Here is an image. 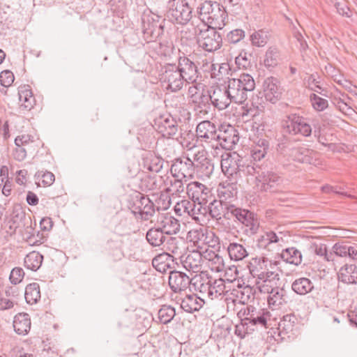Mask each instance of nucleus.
I'll use <instances>...</instances> for the list:
<instances>
[{"instance_id":"obj_1","label":"nucleus","mask_w":357,"mask_h":357,"mask_svg":"<svg viewBox=\"0 0 357 357\" xmlns=\"http://www.w3.org/2000/svg\"><path fill=\"white\" fill-rule=\"evenodd\" d=\"M255 88L253 77L248 74L243 73L238 79H231L228 84V93L233 102L242 104L247 98V92L252 91Z\"/></svg>"},{"instance_id":"obj_2","label":"nucleus","mask_w":357,"mask_h":357,"mask_svg":"<svg viewBox=\"0 0 357 357\" xmlns=\"http://www.w3.org/2000/svg\"><path fill=\"white\" fill-rule=\"evenodd\" d=\"M192 10L188 0H169L166 17L173 24L185 25L192 17Z\"/></svg>"},{"instance_id":"obj_3","label":"nucleus","mask_w":357,"mask_h":357,"mask_svg":"<svg viewBox=\"0 0 357 357\" xmlns=\"http://www.w3.org/2000/svg\"><path fill=\"white\" fill-rule=\"evenodd\" d=\"M204 26H206V28L202 29L197 26L195 28V33L186 38L192 39V36L198 35L200 36L198 39L199 46L205 51L213 52L219 50L222 44L221 34L217 31V28L206 26V24H204Z\"/></svg>"},{"instance_id":"obj_4","label":"nucleus","mask_w":357,"mask_h":357,"mask_svg":"<svg viewBox=\"0 0 357 357\" xmlns=\"http://www.w3.org/2000/svg\"><path fill=\"white\" fill-rule=\"evenodd\" d=\"M268 262V259L265 257H253L249 263L248 268L253 276H257L258 279L262 280L265 284H269V283L274 282L275 280L278 281L280 275L275 271H268V269L266 271H260L264 266L266 268ZM269 264L271 266L272 264L277 266L279 262L277 261L272 262L271 260Z\"/></svg>"},{"instance_id":"obj_5","label":"nucleus","mask_w":357,"mask_h":357,"mask_svg":"<svg viewBox=\"0 0 357 357\" xmlns=\"http://www.w3.org/2000/svg\"><path fill=\"white\" fill-rule=\"evenodd\" d=\"M256 176V186L261 192H275L282 183V178L273 171H261Z\"/></svg>"},{"instance_id":"obj_6","label":"nucleus","mask_w":357,"mask_h":357,"mask_svg":"<svg viewBox=\"0 0 357 357\" xmlns=\"http://www.w3.org/2000/svg\"><path fill=\"white\" fill-rule=\"evenodd\" d=\"M260 291L268 294L267 302L272 310L281 308L288 303L289 297L287 291L283 287H272L268 284H264L259 287Z\"/></svg>"},{"instance_id":"obj_7","label":"nucleus","mask_w":357,"mask_h":357,"mask_svg":"<svg viewBox=\"0 0 357 357\" xmlns=\"http://www.w3.org/2000/svg\"><path fill=\"white\" fill-rule=\"evenodd\" d=\"M248 317L243 318L245 323L248 324L250 331L254 332L259 328H268V320L270 319L271 313L266 309L257 308L253 305H248Z\"/></svg>"},{"instance_id":"obj_8","label":"nucleus","mask_w":357,"mask_h":357,"mask_svg":"<svg viewBox=\"0 0 357 357\" xmlns=\"http://www.w3.org/2000/svg\"><path fill=\"white\" fill-rule=\"evenodd\" d=\"M170 171L173 177L184 179L186 182L194 178L195 162L188 157L176 158L171 165Z\"/></svg>"},{"instance_id":"obj_9","label":"nucleus","mask_w":357,"mask_h":357,"mask_svg":"<svg viewBox=\"0 0 357 357\" xmlns=\"http://www.w3.org/2000/svg\"><path fill=\"white\" fill-rule=\"evenodd\" d=\"M233 215L235 216V221L247 227L245 231L248 234L254 235L257 233L260 222L256 213L248 209L237 207Z\"/></svg>"},{"instance_id":"obj_10","label":"nucleus","mask_w":357,"mask_h":357,"mask_svg":"<svg viewBox=\"0 0 357 357\" xmlns=\"http://www.w3.org/2000/svg\"><path fill=\"white\" fill-rule=\"evenodd\" d=\"M287 131L290 135L301 134L304 137H309L312 134V128L307 119L296 113H291L287 116Z\"/></svg>"},{"instance_id":"obj_11","label":"nucleus","mask_w":357,"mask_h":357,"mask_svg":"<svg viewBox=\"0 0 357 357\" xmlns=\"http://www.w3.org/2000/svg\"><path fill=\"white\" fill-rule=\"evenodd\" d=\"M162 79L167 82V88L172 92H177L183 88L185 82L175 63H167L164 68Z\"/></svg>"},{"instance_id":"obj_12","label":"nucleus","mask_w":357,"mask_h":357,"mask_svg":"<svg viewBox=\"0 0 357 357\" xmlns=\"http://www.w3.org/2000/svg\"><path fill=\"white\" fill-rule=\"evenodd\" d=\"M187 194L194 203L201 205H206L213 197L211 189L198 181L188 184Z\"/></svg>"},{"instance_id":"obj_13","label":"nucleus","mask_w":357,"mask_h":357,"mask_svg":"<svg viewBox=\"0 0 357 357\" xmlns=\"http://www.w3.org/2000/svg\"><path fill=\"white\" fill-rule=\"evenodd\" d=\"M161 16L158 15H144L142 17V29L143 38L147 43H155L157 39V24Z\"/></svg>"},{"instance_id":"obj_14","label":"nucleus","mask_w":357,"mask_h":357,"mask_svg":"<svg viewBox=\"0 0 357 357\" xmlns=\"http://www.w3.org/2000/svg\"><path fill=\"white\" fill-rule=\"evenodd\" d=\"M195 278H190L185 273L178 271H170L168 283L171 290L174 293L185 291L192 283Z\"/></svg>"},{"instance_id":"obj_15","label":"nucleus","mask_w":357,"mask_h":357,"mask_svg":"<svg viewBox=\"0 0 357 357\" xmlns=\"http://www.w3.org/2000/svg\"><path fill=\"white\" fill-rule=\"evenodd\" d=\"M291 156L294 160L298 162L319 166L321 165L320 159L318 158V152L312 149L298 146L292 148Z\"/></svg>"},{"instance_id":"obj_16","label":"nucleus","mask_w":357,"mask_h":357,"mask_svg":"<svg viewBox=\"0 0 357 357\" xmlns=\"http://www.w3.org/2000/svg\"><path fill=\"white\" fill-rule=\"evenodd\" d=\"M155 130L165 138H177L178 126L172 116H161L155 122Z\"/></svg>"},{"instance_id":"obj_17","label":"nucleus","mask_w":357,"mask_h":357,"mask_svg":"<svg viewBox=\"0 0 357 357\" xmlns=\"http://www.w3.org/2000/svg\"><path fill=\"white\" fill-rule=\"evenodd\" d=\"M176 67L179 70L185 82H196L198 78V68L196 64L183 53L178 59Z\"/></svg>"},{"instance_id":"obj_18","label":"nucleus","mask_w":357,"mask_h":357,"mask_svg":"<svg viewBox=\"0 0 357 357\" xmlns=\"http://www.w3.org/2000/svg\"><path fill=\"white\" fill-rule=\"evenodd\" d=\"M238 136L236 134V129L229 126L227 129L220 128L217 131L215 142H217L216 146H221L223 149L231 150L238 142Z\"/></svg>"},{"instance_id":"obj_19","label":"nucleus","mask_w":357,"mask_h":357,"mask_svg":"<svg viewBox=\"0 0 357 357\" xmlns=\"http://www.w3.org/2000/svg\"><path fill=\"white\" fill-rule=\"evenodd\" d=\"M280 84V81L273 77H267L264 80L263 93L267 101L275 104L280 99L282 91Z\"/></svg>"},{"instance_id":"obj_20","label":"nucleus","mask_w":357,"mask_h":357,"mask_svg":"<svg viewBox=\"0 0 357 357\" xmlns=\"http://www.w3.org/2000/svg\"><path fill=\"white\" fill-rule=\"evenodd\" d=\"M238 154L236 153H227L226 158L222 155L221 169L224 174L227 176L231 181L237 182L239 178V173H236L238 167Z\"/></svg>"},{"instance_id":"obj_21","label":"nucleus","mask_w":357,"mask_h":357,"mask_svg":"<svg viewBox=\"0 0 357 357\" xmlns=\"http://www.w3.org/2000/svg\"><path fill=\"white\" fill-rule=\"evenodd\" d=\"M195 173L197 176L202 179L210 178L214 170V165L211 159L207 158L204 154L199 153L195 155Z\"/></svg>"},{"instance_id":"obj_22","label":"nucleus","mask_w":357,"mask_h":357,"mask_svg":"<svg viewBox=\"0 0 357 357\" xmlns=\"http://www.w3.org/2000/svg\"><path fill=\"white\" fill-rule=\"evenodd\" d=\"M218 130L214 123L210 121H203L196 128V143H211L215 141Z\"/></svg>"},{"instance_id":"obj_23","label":"nucleus","mask_w":357,"mask_h":357,"mask_svg":"<svg viewBox=\"0 0 357 357\" xmlns=\"http://www.w3.org/2000/svg\"><path fill=\"white\" fill-rule=\"evenodd\" d=\"M122 238L115 236L107 241L104 245V252L113 261H119L125 256Z\"/></svg>"},{"instance_id":"obj_24","label":"nucleus","mask_w":357,"mask_h":357,"mask_svg":"<svg viewBox=\"0 0 357 357\" xmlns=\"http://www.w3.org/2000/svg\"><path fill=\"white\" fill-rule=\"evenodd\" d=\"M209 91L211 103L219 110L227 108L233 102L231 96L229 95L228 88L223 90L220 88L211 89Z\"/></svg>"},{"instance_id":"obj_25","label":"nucleus","mask_w":357,"mask_h":357,"mask_svg":"<svg viewBox=\"0 0 357 357\" xmlns=\"http://www.w3.org/2000/svg\"><path fill=\"white\" fill-rule=\"evenodd\" d=\"M181 261L183 266L188 271L198 273L200 271L204 261L203 255L199 250L190 252L186 257L181 256Z\"/></svg>"},{"instance_id":"obj_26","label":"nucleus","mask_w":357,"mask_h":357,"mask_svg":"<svg viewBox=\"0 0 357 357\" xmlns=\"http://www.w3.org/2000/svg\"><path fill=\"white\" fill-rule=\"evenodd\" d=\"M158 227L165 234L172 235L180 231L179 221L169 213L162 214L158 218Z\"/></svg>"},{"instance_id":"obj_27","label":"nucleus","mask_w":357,"mask_h":357,"mask_svg":"<svg viewBox=\"0 0 357 357\" xmlns=\"http://www.w3.org/2000/svg\"><path fill=\"white\" fill-rule=\"evenodd\" d=\"M298 319L294 314H287L282 317L278 327L279 335L282 339H284L285 336L290 337L291 335H294V331Z\"/></svg>"},{"instance_id":"obj_28","label":"nucleus","mask_w":357,"mask_h":357,"mask_svg":"<svg viewBox=\"0 0 357 357\" xmlns=\"http://www.w3.org/2000/svg\"><path fill=\"white\" fill-rule=\"evenodd\" d=\"M210 16L207 17L208 23L213 24L217 29H222L227 24L228 15L225 7L216 2Z\"/></svg>"},{"instance_id":"obj_29","label":"nucleus","mask_w":357,"mask_h":357,"mask_svg":"<svg viewBox=\"0 0 357 357\" xmlns=\"http://www.w3.org/2000/svg\"><path fill=\"white\" fill-rule=\"evenodd\" d=\"M174 257L167 252L156 255L152 260L153 266L160 273L173 271L175 265Z\"/></svg>"},{"instance_id":"obj_30","label":"nucleus","mask_w":357,"mask_h":357,"mask_svg":"<svg viewBox=\"0 0 357 357\" xmlns=\"http://www.w3.org/2000/svg\"><path fill=\"white\" fill-rule=\"evenodd\" d=\"M278 242L279 238L276 233L270 231L258 236L256 240V245L259 249H263L267 252H273L276 247H278L277 243Z\"/></svg>"},{"instance_id":"obj_31","label":"nucleus","mask_w":357,"mask_h":357,"mask_svg":"<svg viewBox=\"0 0 357 357\" xmlns=\"http://www.w3.org/2000/svg\"><path fill=\"white\" fill-rule=\"evenodd\" d=\"M140 197L141 204H139L140 208H139V211L137 212V219L146 221L153 216L155 212V205L146 195L142 194V195H140Z\"/></svg>"},{"instance_id":"obj_32","label":"nucleus","mask_w":357,"mask_h":357,"mask_svg":"<svg viewBox=\"0 0 357 357\" xmlns=\"http://www.w3.org/2000/svg\"><path fill=\"white\" fill-rule=\"evenodd\" d=\"M204 304V301L197 294H188L182 298L181 307L188 313L199 311Z\"/></svg>"},{"instance_id":"obj_33","label":"nucleus","mask_w":357,"mask_h":357,"mask_svg":"<svg viewBox=\"0 0 357 357\" xmlns=\"http://www.w3.org/2000/svg\"><path fill=\"white\" fill-rule=\"evenodd\" d=\"M31 319L29 314L18 313L14 317L13 328L19 335H26L31 328Z\"/></svg>"},{"instance_id":"obj_34","label":"nucleus","mask_w":357,"mask_h":357,"mask_svg":"<svg viewBox=\"0 0 357 357\" xmlns=\"http://www.w3.org/2000/svg\"><path fill=\"white\" fill-rule=\"evenodd\" d=\"M227 204V202H224L221 200L215 199L212 197V199L208 201L206 206H208L207 211L208 216L212 219L219 220L222 218V213L224 212V207Z\"/></svg>"},{"instance_id":"obj_35","label":"nucleus","mask_w":357,"mask_h":357,"mask_svg":"<svg viewBox=\"0 0 357 357\" xmlns=\"http://www.w3.org/2000/svg\"><path fill=\"white\" fill-rule=\"evenodd\" d=\"M356 274H357V266L346 264L340 268L337 273V278L343 283L353 284L355 283Z\"/></svg>"},{"instance_id":"obj_36","label":"nucleus","mask_w":357,"mask_h":357,"mask_svg":"<svg viewBox=\"0 0 357 357\" xmlns=\"http://www.w3.org/2000/svg\"><path fill=\"white\" fill-rule=\"evenodd\" d=\"M292 290L298 295H305L314 289L312 281L307 278H300L291 284Z\"/></svg>"},{"instance_id":"obj_37","label":"nucleus","mask_w":357,"mask_h":357,"mask_svg":"<svg viewBox=\"0 0 357 357\" xmlns=\"http://www.w3.org/2000/svg\"><path fill=\"white\" fill-rule=\"evenodd\" d=\"M165 234L158 227L149 229L146 234V238L148 243L153 247H159L162 245L165 240Z\"/></svg>"},{"instance_id":"obj_38","label":"nucleus","mask_w":357,"mask_h":357,"mask_svg":"<svg viewBox=\"0 0 357 357\" xmlns=\"http://www.w3.org/2000/svg\"><path fill=\"white\" fill-rule=\"evenodd\" d=\"M227 252L230 259L234 261H241L248 256L245 247L236 242L229 243Z\"/></svg>"},{"instance_id":"obj_39","label":"nucleus","mask_w":357,"mask_h":357,"mask_svg":"<svg viewBox=\"0 0 357 357\" xmlns=\"http://www.w3.org/2000/svg\"><path fill=\"white\" fill-rule=\"evenodd\" d=\"M43 261V255L37 251H32L27 254L24 258V266L33 271L40 268Z\"/></svg>"},{"instance_id":"obj_40","label":"nucleus","mask_w":357,"mask_h":357,"mask_svg":"<svg viewBox=\"0 0 357 357\" xmlns=\"http://www.w3.org/2000/svg\"><path fill=\"white\" fill-rule=\"evenodd\" d=\"M281 258L287 263L298 266L302 262L301 252L294 247L288 248L282 250Z\"/></svg>"},{"instance_id":"obj_41","label":"nucleus","mask_w":357,"mask_h":357,"mask_svg":"<svg viewBox=\"0 0 357 357\" xmlns=\"http://www.w3.org/2000/svg\"><path fill=\"white\" fill-rule=\"evenodd\" d=\"M24 297L27 303H36L40 298L39 284L36 282L29 284L25 288Z\"/></svg>"},{"instance_id":"obj_42","label":"nucleus","mask_w":357,"mask_h":357,"mask_svg":"<svg viewBox=\"0 0 357 357\" xmlns=\"http://www.w3.org/2000/svg\"><path fill=\"white\" fill-rule=\"evenodd\" d=\"M10 220L13 224H17L20 227L31 223L30 216L26 217L24 210L20 206H15L13 209Z\"/></svg>"},{"instance_id":"obj_43","label":"nucleus","mask_w":357,"mask_h":357,"mask_svg":"<svg viewBox=\"0 0 357 357\" xmlns=\"http://www.w3.org/2000/svg\"><path fill=\"white\" fill-rule=\"evenodd\" d=\"M208 282L211 283L209 297L211 299L218 298L223 294L225 289L223 279H213L212 277H209Z\"/></svg>"},{"instance_id":"obj_44","label":"nucleus","mask_w":357,"mask_h":357,"mask_svg":"<svg viewBox=\"0 0 357 357\" xmlns=\"http://www.w3.org/2000/svg\"><path fill=\"white\" fill-rule=\"evenodd\" d=\"M280 52L276 47H270L266 52L264 63L268 68H274L280 61Z\"/></svg>"},{"instance_id":"obj_45","label":"nucleus","mask_w":357,"mask_h":357,"mask_svg":"<svg viewBox=\"0 0 357 357\" xmlns=\"http://www.w3.org/2000/svg\"><path fill=\"white\" fill-rule=\"evenodd\" d=\"M20 100L22 102L21 107L30 111L36 105V99L31 89L20 90L19 91Z\"/></svg>"},{"instance_id":"obj_46","label":"nucleus","mask_w":357,"mask_h":357,"mask_svg":"<svg viewBox=\"0 0 357 357\" xmlns=\"http://www.w3.org/2000/svg\"><path fill=\"white\" fill-rule=\"evenodd\" d=\"M140 195H142V193L135 191L128 195L126 200V206L129 210H130L136 219L137 218V212L139 211V208H140L139 204H141Z\"/></svg>"},{"instance_id":"obj_47","label":"nucleus","mask_w":357,"mask_h":357,"mask_svg":"<svg viewBox=\"0 0 357 357\" xmlns=\"http://www.w3.org/2000/svg\"><path fill=\"white\" fill-rule=\"evenodd\" d=\"M175 316L176 310L171 305H162L158 312L159 321L162 324H169Z\"/></svg>"},{"instance_id":"obj_48","label":"nucleus","mask_w":357,"mask_h":357,"mask_svg":"<svg viewBox=\"0 0 357 357\" xmlns=\"http://www.w3.org/2000/svg\"><path fill=\"white\" fill-rule=\"evenodd\" d=\"M38 186H40V181L43 187L50 186L55 181L54 174L49 171L38 170L34 175Z\"/></svg>"},{"instance_id":"obj_49","label":"nucleus","mask_w":357,"mask_h":357,"mask_svg":"<svg viewBox=\"0 0 357 357\" xmlns=\"http://www.w3.org/2000/svg\"><path fill=\"white\" fill-rule=\"evenodd\" d=\"M139 189L143 192L154 190L158 188L156 176L146 175L140 179Z\"/></svg>"},{"instance_id":"obj_50","label":"nucleus","mask_w":357,"mask_h":357,"mask_svg":"<svg viewBox=\"0 0 357 357\" xmlns=\"http://www.w3.org/2000/svg\"><path fill=\"white\" fill-rule=\"evenodd\" d=\"M145 162V167L149 171L158 173L162 169L165 161L161 157L151 154Z\"/></svg>"},{"instance_id":"obj_51","label":"nucleus","mask_w":357,"mask_h":357,"mask_svg":"<svg viewBox=\"0 0 357 357\" xmlns=\"http://www.w3.org/2000/svg\"><path fill=\"white\" fill-rule=\"evenodd\" d=\"M210 91L203 90L202 93L197 95L194 100H191L192 102L199 109H208L211 105Z\"/></svg>"},{"instance_id":"obj_52","label":"nucleus","mask_w":357,"mask_h":357,"mask_svg":"<svg viewBox=\"0 0 357 357\" xmlns=\"http://www.w3.org/2000/svg\"><path fill=\"white\" fill-rule=\"evenodd\" d=\"M269 36L268 31L260 29L250 35V41L252 45L264 47L267 43Z\"/></svg>"},{"instance_id":"obj_53","label":"nucleus","mask_w":357,"mask_h":357,"mask_svg":"<svg viewBox=\"0 0 357 357\" xmlns=\"http://www.w3.org/2000/svg\"><path fill=\"white\" fill-rule=\"evenodd\" d=\"M252 54L248 53L245 50H242L238 56L235 59L236 67L239 69H248L252 67L251 59Z\"/></svg>"},{"instance_id":"obj_54","label":"nucleus","mask_w":357,"mask_h":357,"mask_svg":"<svg viewBox=\"0 0 357 357\" xmlns=\"http://www.w3.org/2000/svg\"><path fill=\"white\" fill-rule=\"evenodd\" d=\"M156 47H153L158 55L160 56H170L174 49L173 43L168 40H163L158 43H155Z\"/></svg>"},{"instance_id":"obj_55","label":"nucleus","mask_w":357,"mask_h":357,"mask_svg":"<svg viewBox=\"0 0 357 357\" xmlns=\"http://www.w3.org/2000/svg\"><path fill=\"white\" fill-rule=\"evenodd\" d=\"M34 158L36 161L44 166L51 165L54 160L50 150L44 147L37 151Z\"/></svg>"},{"instance_id":"obj_56","label":"nucleus","mask_w":357,"mask_h":357,"mask_svg":"<svg viewBox=\"0 0 357 357\" xmlns=\"http://www.w3.org/2000/svg\"><path fill=\"white\" fill-rule=\"evenodd\" d=\"M255 290L250 285L243 287L237 291V297L240 298L242 303H248L250 299H255Z\"/></svg>"},{"instance_id":"obj_57","label":"nucleus","mask_w":357,"mask_h":357,"mask_svg":"<svg viewBox=\"0 0 357 357\" xmlns=\"http://www.w3.org/2000/svg\"><path fill=\"white\" fill-rule=\"evenodd\" d=\"M209 277H207L205 280L202 278H199L192 281L191 285H192L195 290H198L200 293L207 294L209 296L211 283L208 282Z\"/></svg>"},{"instance_id":"obj_58","label":"nucleus","mask_w":357,"mask_h":357,"mask_svg":"<svg viewBox=\"0 0 357 357\" xmlns=\"http://www.w3.org/2000/svg\"><path fill=\"white\" fill-rule=\"evenodd\" d=\"M310 100L313 108L317 111H324L328 106L327 100L319 97L315 93L310 94Z\"/></svg>"},{"instance_id":"obj_59","label":"nucleus","mask_w":357,"mask_h":357,"mask_svg":"<svg viewBox=\"0 0 357 357\" xmlns=\"http://www.w3.org/2000/svg\"><path fill=\"white\" fill-rule=\"evenodd\" d=\"M216 1H205L204 2L200 3L199 6L197 8V14L199 18L202 16L208 17L211 15V13L213 11V6L215 4Z\"/></svg>"},{"instance_id":"obj_60","label":"nucleus","mask_w":357,"mask_h":357,"mask_svg":"<svg viewBox=\"0 0 357 357\" xmlns=\"http://www.w3.org/2000/svg\"><path fill=\"white\" fill-rule=\"evenodd\" d=\"M349 243L346 241L336 243L333 246V257H347V253H349Z\"/></svg>"},{"instance_id":"obj_61","label":"nucleus","mask_w":357,"mask_h":357,"mask_svg":"<svg viewBox=\"0 0 357 357\" xmlns=\"http://www.w3.org/2000/svg\"><path fill=\"white\" fill-rule=\"evenodd\" d=\"M278 144L276 150L280 154H284L287 150H291V141L290 138L286 135H282L277 139Z\"/></svg>"},{"instance_id":"obj_62","label":"nucleus","mask_w":357,"mask_h":357,"mask_svg":"<svg viewBox=\"0 0 357 357\" xmlns=\"http://www.w3.org/2000/svg\"><path fill=\"white\" fill-rule=\"evenodd\" d=\"M15 80L13 73L9 70H3L0 73V84L5 88L11 86Z\"/></svg>"},{"instance_id":"obj_63","label":"nucleus","mask_w":357,"mask_h":357,"mask_svg":"<svg viewBox=\"0 0 357 357\" xmlns=\"http://www.w3.org/2000/svg\"><path fill=\"white\" fill-rule=\"evenodd\" d=\"M245 37V31L241 29L230 31L227 35V40L233 44L238 43Z\"/></svg>"},{"instance_id":"obj_64","label":"nucleus","mask_w":357,"mask_h":357,"mask_svg":"<svg viewBox=\"0 0 357 357\" xmlns=\"http://www.w3.org/2000/svg\"><path fill=\"white\" fill-rule=\"evenodd\" d=\"M24 276V270L20 267H15L10 272L9 280L13 284L16 285L22 281Z\"/></svg>"}]
</instances>
